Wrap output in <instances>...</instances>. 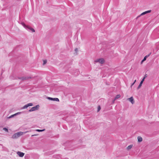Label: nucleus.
Returning <instances> with one entry per match:
<instances>
[{
	"label": "nucleus",
	"mask_w": 159,
	"mask_h": 159,
	"mask_svg": "<svg viewBox=\"0 0 159 159\" xmlns=\"http://www.w3.org/2000/svg\"><path fill=\"white\" fill-rule=\"evenodd\" d=\"M3 129L5 130L6 131H8V129L7 128H3Z\"/></svg>",
	"instance_id": "nucleus-25"
},
{
	"label": "nucleus",
	"mask_w": 159,
	"mask_h": 159,
	"mask_svg": "<svg viewBox=\"0 0 159 159\" xmlns=\"http://www.w3.org/2000/svg\"><path fill=\"white\" fill-rule=\"evenodd\" d=\"M120 94H118L117 95H116L115 98V99H117L118 98H120Z\"/></svg>",
	"instance_id": "nucleus-19"
},
{
	"label": "nucleus",
	"mask_w": 159,
	"mask_h": 159,
	"mask_svg": "<svg viewBox=\"0 0 159 159\" xmlns=\"http://www.w3.org/2000/svg\"><path fill=\"white\" fill-rule=\"evenodd\" d=\"M66 145H68V146H70L72 145L71 142L70 141H67L66 143Z\"/></svg>",
	"instance_id": "nucleus-14"
},
{
	"label": "nucleus",
	"mask_w": 159,
	"mask_h": 159,
	"mask_svg": "<svg viewBox=\"0 0 159 159\" xmlns=\"http://www.w3.org/2000/svg\"><path fill=\"white\" fill-rule=\"evenodd\" d=\"M33 104L32 103H29L23 106L22 108L21 109H24L27 108L29 106H33Z\"/></svg>",
	"instance_id": "nucleus-4"
},
{
	"label": "nucleus",
	"mask_w": 159,
	"mask_h": 159,
	"mask_svg": "<svg viewBox=\"0 0 159 159\" xmlns=\"http://www.w3.org/2000/svg\"><path fill=\"white\" fill-rule=\"evenodd\" d=\"M133 147V145H130L128 146V147L127 148V149L128 150H129L130 149L132 148Z\"/></svg>",
	"instance_id": "nucleus-18"
},
{
	"label": "nucleus",
	"mask_w": 159,
	"mask_h": 159,
	"mask_svg": "<svg viewBox=\"0 0 159 159\" xmlns=\"http://www.w3.org/2000/svg\"><path fill=\"white\" fill-rule=\"evenodd\" d=\"M17 113H18V114H17V115H18V114H20V112H18Z\"/></svg>",
	"instance_id": "nucleus-29"
},
{
	"label": "nucleus",
	"mask_w": 159,
	"mask_h": 159,
	"mask_svg": "<svg viewBox=\"0 0 159 159\" xmlns=\"http://www.w3.org/2000/svg\"><path fill=\"white\" fill-rule=\"evenodd\" d=\"M27 132H28V131H26V132H22L20 131V132H19L17 133H16V134H17V136L18 138L20 136L22 135L23 134H25Z\"/></svg>",
	"instance_id": "nucleus-5"
},
{
	"label": "nucleus",
	"mask_w": 159,
	"mask_h": 159,
	"mask_svg": "<svg viewBox=\"0 0 159 159\" xmlns=\"http://www.w3.org/2000/svg\"><path fill=\"white\" fill-rule=\"evenodd\" d=\"M128 100L132 103V104L134 103V100L133 98L132 97L128 98Z\"/></svg>",
	"instance_id": "nucleus-9"
},
{
	"label": "nucleus",
	"mask_w": 159,
	"mask_h": 159,
	"mask_svg": "<svg viewBox=\"0 0 159 159\" xmlns=\"http://www.w3.org/2000/svg\"><path fill=\"white\" fill-rule=\"evenodd\" d=\"M37 135H36V134H34V135H32V136H36Z\"/></svg>",
	"instance_id": "nucleus-27"
},
{
	"label": "nucleus",
	"mask_w": 159,
	"mask_h": 159,
	"mask_svg": "<svg viewBox=\"0 0 159 159\" xmlns=\"http://www.w3.org/2000/svg\"><path fill=\"white\" fill-rule=\"evenodd\" d=\"M101 109V107L100 106H98V111H99Z\"/></svg>",
	"instance_id": "nucleus-24"
},
{
	"label": "nucleus",
	"mask_w": 159,
	"mask_h": 159,
	"mask_svg": "<svg viewBox=\"0 0 159 159\" xmlns=\"http://www.w3.org/2000/svg\"><path fill=\"white\" fill-rule=\"evenodd\" d=\"M17 153L19 157H23L25 154L24 153L19 151L17 152Z\"/></svg>",
	"instance_id": "nucleus-7"
},
{
	"label": "nucleus",
	"mask_w": 159,
	"mask_h": 159,
	"mask_svg": "<svg viewBox=\"0 0 159 159\" xmlns=\"http://www.w3.org/2000/svg\"><path fill=\"white\" fill-rule=\"evenodd\" d=\"M18 114V113H16L14 114H13V115H11V116H9V117H8V119H10V118H12L14 116H15L17 115Z\"/></svg>",
	"instance_id": "nucleus-17"
},
{
	"label": "nucleus",
	"mask_w": 159,
	"mask_h": 159,
	"mask_svg": "<svg viewBox=\"0 0 159 159\" xmlns=\"http://www.w3.org/2000/svg\"><path fill=\"white\" fill-rule=\"evenodd\" d=\"M136 80H135L134 82L131 84V87H132V86L134 85V84H135V83L136 82Z\"/></svg>",
	"instance_id": "nucleus-23"
},
{
	"label": "nucleus",
	"mask_w": 159,
	"mask_h": 159,
	"mask_svg": "<svg viewBox=\"0 0 159 159\" xmlns=\"http://www.w3.org/2000/svg\"><path fill=\"white\" fill-rule=\"evenodd\" d=\"M48 99L51 100L55 101H59V99L57 98H52L50 97H48Z\"/></svg>",
	"instance_id": "nucleus-8"
},
{
	"label": "nucleus",
	"mask_w": 159,
	"mask_h": 159,
	"mask_svg": "<svg viewBox=\"0 0 159 159\" xmlns=\"http://www.w3.org/2000/svg\"><path fill=\"white\" fill-rule=\"evenodd\" d=\"M151 54V52H150L149 54L148 55L145 56L144 57L143 59V61H144L145 60H146L147 58Z\"/></svg>",
	"instance_id": "nucleus-12"
},
{
	"label": "nucleus",
	"mask_w": 159,
	"mask_h": 159,
	"mask_svg": "<svg viewBox=\"0 0 159 159\" xmlns=\"http://www.w3.org/2000/svg\"><path fill=\"white\" fill-rule=\"evenodd\" d=\"M26 29H29L32 32H35L34 30L32 28L28 26Z\"/></svg>",
	"instance_id": "nucleus-13"
},
{
	"label": "nucleus",
	"mask_w": 159,
	"mask_h": 159,
	"mask_svg": "<svg viewBox=\"0 0 159 159\" xmlns=\"http://www.w3.org/2000/svg\"><path fill=\"white\" fill-rule=\"evenodd\" d=\"M151 10H148V11H144V12H143L141 14V15H140V16L137 17V18H138L139 17H140L141 16L143 15H145V14L147 13H150V12H151Z\"/></svg>",
	"instance_id": "nucleus-6"
},
{
	"label": "nucleus",
	"mask_w": 159,
	"mask_h": 159,
	"mask_svg": "<svg viewBox=\"0 0 159 159\" xmlns=\"http://www.w3.org/2000/svg\"><path fill=\"white\" fill-rule=\"evenodd\" d=\"M47 62V61L46 60H44L43 61V65H44L45 64H46Z\"/></svg>",
	"instance_id": "nucleus-22"
},
{
	"label": "nucleus",
	"mask_w": 159,
	"mask_h": 159,
	"mask_svg": "<svg viewBox=\"0 0 159 159\" xmlns=\"http://www.w3.org/2000/svg\"><path fill=\"white\" fill-rule=\"evenodd\" d=\"M95 62H98L99 63L103 64L105 62V60L103 58H101L98 59H97V60L95 61Z\"/></svg>",
	"instance_id": "nucleus-3"
},
{
	"label": "nucleus",
	"mask_w": 159,
	"mask_h": 159,
	"mask_svg": "<svg viewBox=\"0 0 159 159\" xmlns=\"http://www.w3.org/2000/svg\"><path fill=\"white\" fill-rule=\"evenodd\" d=\"M21 24L25 29H27L28 26L26 25L24 22H22Z\"/></svg>",
	"instance_id": "nucleus-16"
},
{
	"label": "nucleus",
	"mask_w": 159,
	"mask_h": 159,
	"mask_svg": "<svg viewBox=\"0 0 159 159\" xmlns=\"http://www.w3.org/2000/svg\"><path fill=\"white\" fill-rule=\"evenodd\" d=\"M144 61H143V60L141 61V63H142Z\"/></svg>",
	"instance_id": "nucleus-28"
},
{
	"label": "nucleus",
	"mask_w": 159,
	"mask_h": 159,
	"mask_svg": "<svg viewBox=\"0 0 159 159\" xmlns=\"http://www.w3.org/2000/svg\"><path fill=\"white\" fill-rule=\"evenodd\" d=\"M32 78L30 76H22L19 77L18 78L19 79L21 80H28Z\"/></svg>",
	"instance_id": "nucleus-2"
},
{
	"label": "nucleus",
	"mask_w": 159,
	"mask_h": 159,
	"mask_svg": "<svg viewBox=\"0 0 159 159\" xmlns=\"http://www.w3.org/2000/svg\"><path fill=\"white\" fill-rule=\"evenodd\" d=\"M45 130V129H37L36 130V131L38 132H42L44 131Z\"/></svg>",
	"instance_id": "nucleus-20"
},
{
	"label": "nucleus",
	"mask_w": 159,
	"mask_h": 159,
	"mask_svg": "<svg viewBox=\"0 0 159 159\" xmlns=\"http://www.w3.org/2000/svg\"><path fill=\"white\" fill-rule=\"evenodd\" d=\"M138 140L139 142H141L143 140L142 138L140 136H138Z\"/></svg>",
	"instance_id": "nucleus-15"
},
{
	"label": "nucleus",
	"mask_w": 159,
	"mask_h": 159,
	"mask_svg": "<svg viewBox=\"0 0 159 159\" xmlns=\"http://www.w3.org/2000/svg\"><path fill=\"white\" fill-rule=\"evenodd\" d=\"M39 107V105H37L35 106L32 107L29 110V112H31L32 111H35L38 110Z\"/></svg>",
	"instance_id": "nucleus-1"
},
{
	"label": "nucleus",
	"mask_w": 159,
	"mask_h": 159,
	"mask_svg": "<svg viewBox=\"0 0 159 159\" xmlns=\"http://www.w3.org/2000/svg\"><path fill=\"white\" fill-rule=\"evenodd\" d=\"M75 52H77V51H78V49H77V48H76L75 49Z\"/></svg>",
	"instance_id": "nucleus-26"
},
{
	"label": "nucleus",
	"mask_w": 159,
	"mask_h": 159,
	"mask_svg": "<svg viewBox=\"0 0 159 159\" xmlns=\"http://www.w3.org/2000/svg\"><path fill=\"white\" fill-rule=\"evenodd\" d=\"M11 138L13 139L18 138L16 133L14 134L12 136Z\"/></svg>",
	"instance_id": "nucleus-11"
},
{
	"label": "nucleus",
	"mask_w": 159,
	"mask_h": 159,
	"mask_svg": "<svg viewBox=\"0 0 159 159\" xmlns=\"http://www.w3.org/2000/svg\"><path fill=\"white\" fill-rule=\"evenodd\" d=\"M144 80L143 79H142V80L141 81L139 85L138 86V87L137 88V89H139L140 88V87H141L142 84L143 83Z\"/></svg>",
	"instance_id": "nucleus-10"
},
{
	"label": "nucleus",
	"mask_w": 159,
	"mask_h": 159,
	"mask_svg": "<svg viewBox=\"0 0 159 159\" xmlns=\"http://www.w3.org/2000/svg\"><path fill=\"white\" fill-rule=\"evenodd\" d=\"M148 76V75L147 74H145V75H144V76L143 77V78L142 79H143L144 80Z\"/></svg>",
	"instance_id": "nucleus-21"
}]
</instances>
